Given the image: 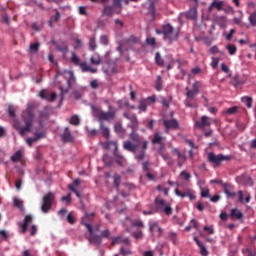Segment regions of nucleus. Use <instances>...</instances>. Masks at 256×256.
<instances>
[{
	"instance_id": "nucleus-1",
	"label": "nucleus",
	"mask_w": 256,
	"mask_h": 256,
	"mask_svg": "<svg viewBox=\"0 0 256 256\" xmlns=\"http://www.w3.org/2000/svg\"><path fill=\"white\" fill-rule=\"evenodd\" d=\"M124 117L131 121L129 127L132 129V132L130 133L129 138L131 139L132 142L124 141L123 149L125 151L133 153L137 161H142L146 157L148 141L136 133L138 129L137 116L132 113H125Z\"/></svg>"
},
{
	"instance_id": "nucleus-2",
	"label": "nucleus",
	"mask_w": 256,
	"mask_h": 256,
	"mask_svg": "<svg viewBox=\"0 0 256 256\" xmlns=\"http://www.w3.org/2000/svg\"><path fill=\"white\" fill-rule=\"evenodd\" d=\"M37 105L35 103H29L27 108L22 113L23 121L25 122V127L20 129V136H25L27 132H31V127L33 125V120L35 117L34 111Z\"/></svg>"
},
{
	"instance_id": "nucleus-3",
	"label": "nucleus",
	"mask_w": 256,
	"mask_h": 256,
	"mask_svg": "<svg viewBox=\"0 0 256 256\" xmlns=\"http://www.w3.org/2000/svg\"><path fill=\"white\" fill-rule=\"evenodd\" d=\"M156 34L162 35L163 40L169 44L178 41L180 36V31L174 28L171 24H163V26L156 30Z\"/></svg>"
},
{
	"instance_id": "nucleus-4",
	"label": "nucleus",
	"mask_w": 256,
	"mask_h": 256,
	"mask_svg": "<svg viewBox=\"0 0 256 256\" xmlns=\"http://www.w3.org/2000/svg\"><path fill=\"white\" fill-rule=\"evenodd\" d=\"M59 77H62L67 82L66 86L59 84V89L61 91V94L65 95L69 91V89L72 87V85L76 82V78L72 71H63V72L57 71L56 79H58Z\"/></svg>"
},
{
	"instance_id": "nucleus-5",
	"label": "nucleus",
	"mask_w": 256,
	"mask_h": 256,
	"mask_svg": "<svg viewBox=\"0 0 256 256\" xmlns=\"http://www.w3.org/2000/svg\"><path fill=\"white\" fill-rule=\"evenodd\" d=\"M93 111V115L98 119L99 123H104V121H113L116 119L117 115H116V111H102L99 108H92Z\"/></svg>"
},
{
	"instance_id": "nucleus-6",
	"label": "nucleus",
	"mask_w": 256,
	"mask_h": 256,
	"mask_svg": "<svg viewBox=\"0 0 256 256\" xmlns=\"http://www.w3.org/2000/svg\"><path fill=\"white\" fill-rule=\"evenodd\" d=\"M71 63H73V65H75L76 67H80L82 70V73L89 72L91 74H96L98 72L97 68H92L86 62H81V59L75 52H72Z\"/></svg>"
},
{
	"instance_id": "nucleus-7",
	"label": "nucleus",
	"mask_w": 256,
	"mask_h": 256,
	"mask_svg": "<svg viewBox=\"0 0 256 256\" xmlns=\"http://www.w3.org/2000/svg\"><path fill=\"white\" fill-rule=\"evenodd\" d=\"M112 148H113V156H114L115 162L119 166H123L125 160L122 154L119 153V145L117 144V141H107L104 144V149L109 150Z\"/></svg>"
},
{
	"instance_id": "nucleus-8",
	"label": "nucleus",
	"mask_w": 256,
	"mask_h": 256,
	"mask_svg": "<svg viewBox=\"0 0 256 256\" xmlns=\"http://www.w3.org/2000/svg\"><path fill=\"white\" fill-rule=\"evenodd\" d=\"M154 205H155L156 211H162L167 216H170L173 214V209L171 205L162 198H159V197L155 198Z\"/></svg>"
},
{
	"instance_id": "nucleus-9",
	"label": "nucleus",
	"mask_w": 256,
	"mask_h": 256,
	"mask_svg": "<svg viewBox=\"0 0 256 256\" xmlns=\"http://www.w3.org/2000/svg\"><path fill=\"white\" fill-rule=\"evenodd\" d=\"M140 42V39L135 36H130L129 38L122 41V44H120L116 50L120 52V55L124 54V51H127L131 49L134 45L138 44Z\"/></svg>"
},
{
	"instance_id": "nucleus-10",
	"label": "nucleus",
	"mask_w": 256,
	"mask_h": 256,
	"mask_svg": "<svg viewBox=\"0 0 256 256\" xmlns=\"http://www.w3.org/2000/svg\"><path fill=\"white\" fill-rule=\"evenodd\" d=\"M231 156L224 155V154H215L214 152H210L208 154V161L211 163L214 167H219L222 162L224 161H230Z\"/></svg>"
},
{
	"instance_id": "nucleus-11",
	"label": "nucleus",
	"mask_w": 256,
	"mask_h": 256,
	"mask_svg": "<svg viewBox=\"0 0 256 256\" xmlns=\"http://www.w3.org/2000/svg\"><path fill=\"white\" fill-rule=\"evenodd\" d=\"M53 201H55V194L53 192H49L48 194L44 195L41 206V211L44 214H48L50 212V209L53 207Z\"/></svg>"
},
{
	"instance_id": "nucleus-12",
	"label": "nucleus",
	"mask_w": 256,
	"mask_h": 256,
	"mask_svg": "<svg viewBox=\"0 0 256 256\" xmlns=\"http://www.w3.org/2000/svg\"><path fill=\"white\" fill-rule=\"evenodd\" d=\"M84 226H86V228H88V232L90 234V237L88 239L89 243L96 244V245L102 244V242H103L102 236L93 234V228H92L91 224H87V222H84Z\"/></svg>"
},
{
	"instance_id": "nucleus-13",
	"label": "nucleus",
	"mask_w": 256,
	"mask_h": 256,
	"mask_svg": "<svg viewBox=\"0 0 256 256\" xmlns=\"http://www.w3.org/2000/svg\"><path fill=\"white\" fill-rule=\"evenodd\" d=\"M163 125L165 127V132L168 133L169 131H175L179 129V121L176 119H164Z\"/></svg>"
},
{
	"instance_id": "nucleus-14",
	"label": "nucleus",
	"mask_w": 256,
	"mask_h": 256,
	"mask_svg": "<svg viewBox=\"0 0 256 256\" xmlns=\"http://www.w3.org/2000/svg\"><path fill=\"white\" fill-rule=\"evenodd\" d=\"M149 225H150V233L152 236L156 238L162 237L164 230L162 227H160L158 222H152Z\"/></svg>"
},
{
	"instance_id": "nucleus-15",
	"label": "nucleus",
	"mask_w": 256,
	"mask_h": 256,
	"mask_svg": "<svg viewBox=\"0 0 256 256\" xmlns=\"http://www.w3.org/2000/svg\"><path fill=\"white\" fill-rule=\"evenodd\" d=\"M210 118L206 115L202 116L200 120L194 122L195 129H205V127H210Z\"/></svg>"
},
{
	"instance_id": "nucleus-16",
	"label": "nucleus",
	"mask_w": 256,
	"mask_h": 256,
	"mask_svg": "<svg viewBox=\"0 0 256 256\" xmlns=\"http://www.w3.org/2000/svg\"><path fill=\"white\" fill-rule=\"evenodd\" d=\"M236 195L240 204H249L251 202V194L247 191L239 190Z\"/></svg>"
},
{
	"instance_id": "nucleus-17",
	"label": "nucleus",
	"mask_w": 256,
	"mask_h": 256,
	"mask_svg": "<svg viewBox=\"0 0 256 256\" xmlns=\"http://www.w3.org/2000/svg\"><path fill=\"white\" fill-rule=\"evenodd\" d=\"M222 188L228 199L236 197L237 193L233 191L234 186L232 184L222 183Z\"/></svg>"
},
{
	"instance_id": "nucleus-18",
	"label": "nucleus",
	"mask_w": 256,
	"mask_h": 256,
	"mask_svg": "<svg viewBox=\"0 0 256 256\" xmlns=\"http://www.w3.org/2000/svg\"><path fill=\"white\" fill-rule=\"evenodd\" d=\"M32 222L33 216L31 214L25 215L23 223H20V233L25 234L27 232L28 226H30Z\"/></svg>"
},
{
	"instance_id": "nucleus-19",
	"label": "nucleus",
	"mask_w": 256,
	"mask_h": 256,
	"mask_svg": "<svg viewBox=\"0 0 256 256\" xmlns=\"http://www.w3.org/2000/svg\"><path fill=\"white\" fill-rule=\"evenodd\" d=\"M172 153L177 155L178 157V167H183V164H185V162L187 161V156L185 155V153L181 152L178 148H172Z\"/></svg>"
},
{
	"instance_id": "nucleus-20",
	"label": "nucleus",
	"mask_w": 256,
	"mask_h": 256,
	"mask_svg": "<svg viewBox=\"0 0 256 256\" xmlns=\"http://www.w3.org/2000/svg\"><path fill=\"white\" fill-rule=\"evenodd\" d=\"M61 140L63 143H72L74 141V136L69 127H66L61 135Z\"/></svg>"
},
{
	"instance_id": "nucleus-21",
	"label": "nucleus",
	"mask_w": 256,
	"mask_h": 256,
	"mask_svg": "<svg viewBox=\"0 0 256 256\" xmlns=\"http://www.w3.org/2000/svg\"><path fill=\"white\" fill-rule=\"evenodd\" d=\"M39 97L49 102H53L57 98V94H55V92H51L50 94L48 90L42 89L41 92L39 93Z\"/></svg>"
},
{
	"instance_id": "nucleus-22",
	"label": "nucleus",
	"mask_w": 256,
	"mask_h": 256,
	"mask_svg": "<svg viewBox=\"0 0 256 256\" xmlns=\"http://www.w3.org/2000/svg\"><path fill=\"white\" fill-rule=\"evenodd\" d=\"M117 12V9L113 5H105L102 9V16L113 17Z\"/></svg>"
},
{
	"instance_id": "nucleus-23",
	"label": "nucleus",
	"mask_w": 256,
	"mask_h": 256,
	"mask_svg": "<svg viewBox=\"0 0 256 256\" xmlns=\"http://www.w3.org/2000/svg\"><path fill=\"white\" fill-rule=\"evenodd\" d=\"M54 12H55V14L52 15V16L50 17V19L48 20V25H49V27H51V28H53L54 23L59 22V20L61 19V14H60V12H59L57 9H54Z\"/></svg>"
},
{
	"instance_id": "nucleus-24",
	"label": "nucleus",
	"mask_w": 256,
	"mask_h": 256,
	"mask_svg": "<svg viewBox=\"0 0 256 256\" xmlns=\"http://www.w3.org/2000/svg\"><path fill=\"white\" fill-rule=\"evenodd\" d=\"M224 2L223 1H213V3L211 4V6L209 7V12H212L213 9H216L218 11H223Z\"/></svg>"
},
{
	"instance_id": "nucleus-25",
	"label": "nucleus",
	"mask_w": 256,
	"mask_h": 256,
	"mask_svg": "<svg viewBox=\"0 0 256 256\" xmlns=\"http://www.w3.org/2000/svg\"><path fill=\"white\" fill-rule=\"evenodd\" d=\"M50 116V111L48 107H45L42 111L39 112V122L47 120Z\"/></svg>"
},
{
	"instance_id": "nucleus-26",
	"label": "nucleus",
	"mask_w": 256,
	"mask_h": 256,
	"mask_svg": "<svg viewBox=\"0 0 256 256\" xmlns=\"http://www.w3.org/2000/svg\"><path fill=\"white\" fill-rule=\"evenodd\" d=\"M231 85L234 86L235 88H238L239 86H242L246 83V81L239 76H234L231 80Z\"/></svg>"
},
{
	"instance_id": "nucleus-27",
	"label": "nucleus",
	"mask_w": 256,
	"mask_h": 256,
	"mask_svg": "<svg viewBox=\"0 0 256 256\" xmlns=\"http://www.w3.org/2000/svg\"><path fill=\"white\" fill-rule=\"evenodd\" d=\"M90 63L95 66H100L103 63V58L99 54L93 55L90 57Z\"/></svg>"
},
{
	"instance_id": "nucleus-28",
	"label": "nucleus",
	"mask_w": 256,
	"mask_h": 256,
	"mask_svg": "<svg viewBox=\"0 0 256 256\" xmlns=\"http://www.w3.org/2000/svg\"><path fill=\"white\" fill-rule=\"evenodd\" d=\"M112 1H113L112 6L116 9L115 14L121 15L122 8H123V5L121 4V2H123V0H112Z\"/></svg>"
},
{
	"instance_id": "nucleus-29",
	"label": "nucleus",
	"mask_w": 256,
	"mask_h": 256,
	"mask_svg": "<svg viewBox=\"0 0 256 256\" xmlns=\"http://www.w3.org/2000/svg\"><path fill=\"white\" fill-rule=\"evenodd\" d=\"M100 131L105 139L110 138V129L104 123H100Z\"/></svg>"
},
{
	"instance_id": "nucleus-30",
	"label": "nucleus",
	"mask_w": 256,
	"mask_h": 256,
	"mask_svg": "<svg viewBox=\"0 0 256 256\" xmlns=\"http://www.w3.org/2000/svg\"><path fill=\"white\" fill-rule=\"evenodd\" d=\"M197 17V7L191 8L186 12V18L189 20H194Z\"/></svg>"
},
{
	"instance_id": "nucleus-31",
	"label": "nucleus",
	"mask_w": 256,
	"mask_h": 256,
	"mask_svg": "<svg viewBox=\"0 0 256 256\" xmlns=\"http://www.w3.org/2000/svg\"><path fill=\"white\" fill-rule=\"evenodd\" d=\"M120 243H125L126 245L130 244V240L128 238L123 239V237H115L112 239L111 245H116Z\"/></svg>"
},
{
	"instance_id": "nucleus-32",
	"label": "nucleus",
	"mask_w": 256,
	"mask_h": 256,
	"mask_svg": "<svg viewBox=\"0 0 256 256\" xmlns=\"http://www.w3.org/2000/svg\"><path fill=\"white\" fill-rule=\"evenodd\" d=\"M22 158H23V151L18 150L13 156H11V161L14 163H18L22 160Z\"/></svg>"
},
{
	"instance_id": "nucleus-33",
	"label": "nucleus",
	"mask_w": 256,
	"mask_h": 256,
	"mask_svg": "<svg viewBox=\"0 0 256 256\" xmlns=\"http://www.w3.org/2000/svg\"><path fill=\"white\" fill-rule=\"evenodd\" d=\"M230 216L232 218H236L238 220H241L244 217V214L240 210L234 208V209L231 210Z\"/></svg>"
},
{
	"instance_id": "nucleus-34",
	"label": "nucleus",
	"mask_w": 256,
	"mask_h": 256,
	"mask_svg": "<svg viewBox=\"0 0 256 256\" xmlns=\"http://www.w3.org/2000/svg\"><path fill=\"white\" fill-rule=\"evenodd\" d=\"M154 88L156 91H161L163 89V79L160 75L156 77Z\"/></svg>"
},
{
	"instance_id": "nucleus-35",
	"label": "nucleus",
	"mask_w": 256,
	"mask_h": 256,
	"mask_svg": "<svg viewBox=\"0 0 256 256\" xmlns=\"http://www.w3.org/2000/svg\"><path fill=\"white\" fill-rule=\"evenodd\" d=\"M148 106H150V103H148V100H141L139 103V113L146 112Z\"/></svg>"
},
{
	"instance_id": "nucleus-36",
	"label": "nucleus",
	"mask_w": 256,
	"mask_h": 256,
	"mask_svg": "<svg viewBox=\"0 0 256 256\" xmlns=\"http://www.w3.org/2000/svg\"><path fill=\"white\" fill-rule=\"evenodd\" d=\"M114 131L116 134L123 135L125 134V130L123 129V124L121 122H116L114 125Z\"/></svg>"
},
{
	"instance_id": "nucleus-37",
	"label": "nucleus",
	"mask_w": 256,
	"mask_h": 256,
	"mask_svg": "<svg viewBox=\"0 0 256 256\" xmlns=\"http://www.w3.org/2000/svg\"><path fill=\"white\" fill-rule=\"evenodd\" d=\"M69 122H70V125H74L75 127H78L81 123V120L78 115H73L69 120Z\"/></svg>"
},
{
	"instance_id": "nucleus-38",
	"label": "nucleus",
	"mask_w": 256,
	"mask_h": 256,
	"mask_svg": "<svg viewBox=\"0 0 256 256\" xmlns=\"http://www.w3.org/2000/svg\"><path fill=\"white\" fill-rule=\"evenodd\" d=\"M88 45L91 51H95L97 49L96 37H90Z\"/></svg>"
},
{
	"instance_id": "nucleus-39",
	"label": "nucleus",
	"mask_w": 256,
	"mask_h": 256,
	"mask_svg": "<svg viewBox=\"0 0 256 256\" xmlns=\"http://www.w3.org/2000/svg\"><path fill=\"white\" fill-rule=\"evenodd\" d=\"M155 63H156V65L159 66V67H163V66H164V60H163V58L161 57V55H160L159 52H157V53L155 54Z\"/></svg>"
},
{
	"instance_id": "nucleus-40",
	"label": "nucleus",
	"mask_w": 256,
	"mask_h": 256,
	"mask_svg": "<svg viewBox=\"0 0 256 256\" xmlns=\"http://www.w3.org/2000/svg\"><path fill=\"white\" fill-rule=\"evenodd\" d=\"M10 238L9 232L0 230V242L6 241Z\"/></svg>"
},
{
	"instance_id": "nucleus-41",
	"label": "nucleus",
	"mask_w": 256,
	"mask_h": 256,
	"mask_svg": "<svg viewBox=\"0 0 256 256\" xmlns=\"http://www.w3.org/2000/svg\"><path fill=\"white\" fill-rule=\"evenodd\" d=\"M164 138L159 135V133L154 134V139H152V144H161Z\"/></svg>"
},
{
	"instance_id": "nucleus-42",
	"label": "nucleus",
	"mask_w": 256,
	"mask_h": 256,
	"mask_svg": "<svg viewBox=\"0 0 256 256\" xmlns=\"http://www.w3.org/2000/svg\"><path fill=\"white\" fill-rule=\"evenodd\" d=\"M186 90H187V92H186L187 99L193 100L196 97L197 93L195 91L189 89L188 87H186Z\"/></svg>"
},
{
	"instance_id": "nucleus-43",
	"label": "nucleus",
	"mask_w": 256,
	"mask_h": 256,
	"mask_svg": "<svg viewBox=\"0 0 256 256\" xmlns=\"http://www.w3.org/2000/svg\"><path fill=\"white\" fill-rule=\"evenodd\" d=\"M35 139L36 141L42 140L46 138V132L42 131V132H35L34 133Z\"/></svg>"
},
{
	"instance_id": "nucleus-44",
	"label": "nucleus",
	"mask_w": 256,
	"mask_h": 256,
	"mask_svg": "<svg viewBox=\"0 0 256 256\" xmlns=\"http://www.w3.org/2000/svg\"><path fill=\"white\" fill-rule=\"evenodd\" d=\"M242 102L246 103L247 108H251L253 106V99L251 97H243Z\"/></svg>"
},
{
	"instance_id": "nucleus-45",
	"label": "nucleus",
	"mask_w": 256,
	"mask_h": 256,
	"mask_svg": "<svg viewBox=\"0 0 256 256\" xmlns=\"http://www.w3.org/2000/svg\"><path fill=\"white\" fill-rule=\"evenodd\" d=\"M178 235L175 232H169L168 233V239L172 241L174 244L177 242Z\"/></svg>"
},
{
	"instance_id": "nucleus-46",
	"label": "nucleus",
	"mask_w": 256,
	"mask_h": 256,
	"mask_svg": "<svg viewBox=\"0 0 256 256\" xmlns=\"http://www.w3.org/2000/svg\"><path fill=\"white\" fill-rule=\"evenodd\" d=\"M14 206L22 211L23 210V201L21 199L15 198Z\"/></svg>"
},
{
	"instance_id": "nucleus-47",
	"label": "nucleus",
	"mask_w": 256,
	"mask_h": 256,
	"mask_svg": "<svg viewBox=\"0 0 256 256\" xmlns=\"http://www.w3.org/2000/svg\"><path fill=\"white\" fill-rule=\"evenodd\" d=\"M226 49L228 50L230 55H235L237 53V47L234 45H227Z\"/></svg>"
},
{
	"instance_id": "nucleus-48",
	"label": "nucleus",
	"mask_w": 256,
	"mask_h": 256,
	"mask_svg": "<svg viewBox=\"0 0 256 256\" xmlns=\"http://www.w3.org/2000/svg\"><path fill=\"white\" fill-rule=\"evenodd\" d=\"M249 22L253 27L256 26V11L250 14Z\"/></svg>"
},
{
	"instance_id": "nucleus-49",
	"label": "nucleus",
	"mask_w": 256,
	"mask_h": 256,
	"mask_svg": "<svg viewBox=\"0 0 256 256\" xmlns=\"http://www.w3.org/2000/svg\"><path fill=\"white\" fill-rule=\"evenodd\" d=\"M175 195L180 198H187L188 191L187 192H182L178 188L175 189Z\"/></svg>"
},
{
	"instance_id": "nucleus-50",
	"label": "nucleus",
	"mask_w": 256,
	"mask_h": 256,
	"mask_svg": "<svg viewBox=\"0 0 256 256\" xmlns=\"http://www.w3.org/2000/svg\"><path fill=\"white\" fill-rule=\"evenodd\" d=\"M132 226L133 227L144 228V224H143V221L141 219L134 220L132 222Z\"/></svg>"
},
{
	"instance_id": "nucleus-51",
	"label": "nucleus",
	"mask_w": 256,
	"mask_h": 256,
	"mask_svg": "<svg viewBox=\"0 0 256 256\" xmlns=\"http://www.w3.org/2000/svg\"><path fill=\"white\" fill-rule=\"evenodd\" d=\"M79 13H80L81 16H88L89 15L86 6H80L79 7Z\"/></svg>"
},
{
	"instance_id": "nucleus-52",
	"label": "nucleus",
	"mask_w": 256,
	"mask_h": 256,
	"mask_svg": "<svg viewBox=\"0 0 256 256\" xmlns=\"http://www.w3.org/2000/svg\"><path fill=\"white\" fill-rule=\"evenodd\" d=\"M100 43L104 46L109 45V38L106 35L100 37Z\"/></svg>"
},
{
	"instance_id": "nucleus-53",
	"label": "nucleus",
	"mask_w": 256,
	"mask_h": 256,
	"mask_svg": "<svg viewBox=\"0 0 256 256\" xmlns=\"http://www.w3.org/2000/svg\"><path fill=\"white\" fill-rule=\"evenodd\" d=\"M114 185L116 186V188H119V186L121 185V176L119 175H114Z\"/></svg>"
},
{
	"instance_id": "nucleus-54",
	"label": "nucleus",
	"mask_w": 256,
	"mask_h": 256,
	"mask_svg": "<svg viewBox=\"0 0 256 256\" xmlns=\"http://www.w3.org/2000/svg\"><path fill=\"white\" fill-rule=\"evenodd\" d=\"M86 133L88 134L89 137L97 136V130L96 129L86 128Z\"/></svg>"
},
{
	"instance_id": "nucleus-55",
	"label": "nucleus",
	"mask_w": 256,
	"mask_h": 256,
	"mask_svg": "<svg viewBox=\"0 0 256 256\" xmlns=\"http://www.w3.org/2000/svg\"><path fill=\"white\" fill-rule=\"evenodd\" d=\"M29 48L33 52H38L40 48V43L30 44Z\"/></svg>"
},
{
	"instance_id": "nucleus-56",
	"label": "nucleus",
	"mask_w": 256,
	"mask_h": 256,
	"mask_svg": "<svg viewBox=\"0 0 256 256\" xmlns=\"http://www.w3.org/2000/svg\"><path fill=\"white\" fill-rule=\"evenodd\" d=\"M15 111H16V109L14 106L10 105L8 107V113H9L10 117H13V118L16 117Z\"/></svg>"
},
{
	"instance_id": "nucleus-57",
	"label": "nucleus",
	"mask_w": 256,
	"mask_h": 256,
	"mask_svg": "<svg viewBox=\"0 0 256 256\" xmlns=\"http://www.w3.org/2000/svg\"><path fill=\"white\" fill-rule=\"evenodd\" d=\"M238 109H239L238 107H231V108L227 109L225 111V113L230 114V115L236 114L238 112Z\"/></svg>"
},
{
	"instance_id": "nucleus-58",
	"label": "nucleus",
	"mask_w": 256,
	"mask_h": 256,
	"mask_svg": "<svg viewBox=\"0 0 256 256\" xmlns=\"http://www.w3.org/2000/svg\"><path fill=\"white\" fill-rule=\"evenodd\" d=\"M219 61H220V58H217V57L213 58L212 63H211V66H212L213 69H217Z\"/></svg>"
},
{
	"instance_id": "nucleus-59",
	"label": "nucleus",
	"mask_w": 256,
	"mask_h": 256,
	"mask_svg": "<svg viewBox=\"0 0 256 256\" xmlns=\"http://www.w3.org/2000/svg\"><path fill=\"white\" fill-rule=\"evenodd\" d=\"M68 188L73 191V193H75L77 195L78 199H81V193L79 191L76 190V188H74V185H69Z\"/></svg>"
},
{
	"instance_id": "nucleus-60",
	"label": "nucleus",
	"mask_w": 256,
	"mask_h": 256,
	"mask_svg": "<svg viewBox=\"0 0 256 256\" xmlns=\"http://www.w3.org/2000/svg\"><path fill=\"white\" fill-rule=\"evenodd\" d=\"M199 247H200V249H201V252H200L201 255H202V256H208L209 253H208L207 248H206L203 244L200 245Z\"/></svg>"
},
{
	"instance_id": "nucleus-61",
	"label": "nucleus",
	"mask_w": 256,
	"mask_h": 256,
	"mask_svg": "<svg viewBox=\"0 0 256 256\" xmlns=\"http://www.w3.org/2000/svg\"><path fill=\"white\" fill-rule=\"evenodd\" d=\"M146 42L148 45H150L152 47H156V39L155 38H147Z\"/></svg>"
},
{
	"instance_id": "nucleus-62",
	"label": "nucleus",
	"mask_w": 256,
	"mask_h": 256,
	"mask_svg": "<svg viewBox=\"0 0 256 256\" xmlns=\"http://www.w3.org/2000/svg\"><path fill=\"white\" fill-rule=\"evenodd\" d=\"M120 253H121L123 256H127V255H131V254H132V252H131L130 250H126L124 247H121Z\"/></svg>"
},
{
	"instance_id": "nucleus-63",
	"label": "nucleus",
	"mask_w": 256,
	"mask_h": 256,
	"mask_svg": "<svg viewBox=\"0 0 256 256\" xmlns=\"http://www.w3.org/2000/svg\"><path fill=\"white\" fill-rule=\"evenodd\" d=\"M132 236L134 237V238H136V239H142V237H143V232L142 231H138V232H135V233H133L132 234Z\"/></svg>"
},
{
	"instance_id": "nucleus-64",
	"label": "nucleus",
	"mask_w": 256,
	"mask_h": 256,
	"mask_svg": "<svg viewBox=\"0 0 256 256\" xmlns=\"http://www.w3.org/2000/svg\"><path fill=\"white\" fill-rule=\"evenodd\" d=\"M210 53H211V54H216V53H221V54H223V52L220 51L217 46H213V47L210 49Z\"/></svg>"
}]
</instances>
